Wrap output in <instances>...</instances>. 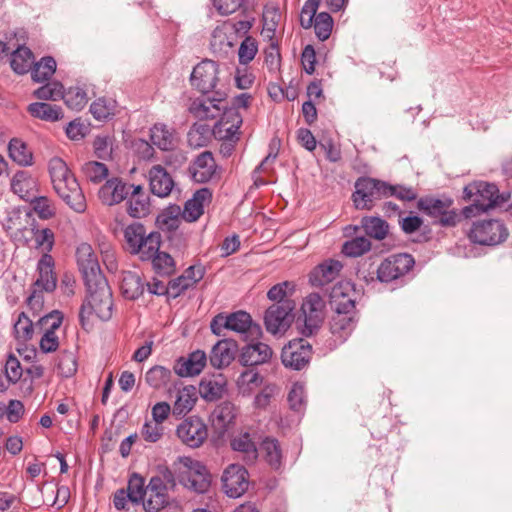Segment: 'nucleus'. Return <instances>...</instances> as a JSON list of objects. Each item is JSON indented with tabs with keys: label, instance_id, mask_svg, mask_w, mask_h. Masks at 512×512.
I'll use <instances>...</instances> for the list:
<instances>
[{
	"label": "nucleus",
	"instance_id": "f257e3e1",
	"mask_svg": "<svg viewBox=\"0 0 512 512\" xmlns=\"http://www.w3.org/2000/svg\"><path fill=\"white\" fill-rule=\"evenodd\" d=\"M48 172L56 194L76 213H84L87 209L85 195L69 169L60 157H52L48 162Z\"/></svg>",
	"mask_w": 512,
	"mask_h": 512
},
{
	"label": "nucleus",
	"instance_id": "f03ea898",
	"mask_svg": "<svg viewBox=\"0 0 512 512\" xmlns=\"http://www.w3.org/2000/svg\"><path fill=\"white\" fill-rule=\"evenodd\" d=\"M464 199L471 201L469 206L462 209V215L465 218H471L487 210L500 205L505 199L499 195L495 184L475 181L464 187Z\"/></svg>",
	"mask_w": 512,
	"mask_h": 512
},
{
	"label": "nucleus",
	"instance_id": "7ed1b4c3",
	"mask_svg": "<svg viewBox=\"0 0 512 512\" xmlns=\"http://www.w3.org/2000/svg\"><path fill=\"white\" fill-rule=\"evenodd\" d=\"M125 249L133 255L149 257L152 252L160 249L161 234L157 231L147 233L146 228L139 222H134L123 230Z\"/></svg>",
	"mask_w": 512,
	"mask_h": 512
},
{
	"label": "nucleus",
	"instance_id": "20e7f679",
	"mask_svg": "<svg viewBox=\"0 0 512 512\" xmlns=\"http://www.w3.org/2000/svg\"><path fill=\"white\" fill-rule=\"evenodd\" d=\"M88 297L86 302L81 306L79 312V318L82 326L85 325L84 321L86 317H89L92 313L101 319L108 320L112 316V293L105 279L96 282L94 287L87 288Z\"/></svg>",
	"mask_w": 512,
	"mask_h": 512
},
{
	"label": "nucleus",
	"instance_id": "39448f33",
	"mask_svg": "<svg viewBox=\"0 0 512 512\" xmlns=\"http://www.w3.org/2000/svg\"><path fill=\"white\" fill-rule=\"evenodd\" d=\"M453 201L450 198L422 197L417 202V208L434 219L433 223L442 227H454L460 217L456 210L451 209Z\"/></svg>",
	"mask_w": 512,
	"mask_h": 512
},
{
	"label": "nucleus",
	"instance_id": "423d86ee",
	"mask_svg": "<svg viewBox=\"0 0 512 512\" xmlns=\"http://www.w3.org/2000/svg\"><path fill=\"white\" fill-rule=\"evenodd\" d=\"M55 261L48 253H43L37 263V278L33 283L34 290L28 297V304L42 303V292H53L57 287V277L54 272Z\"/></svg>",
	"mask_w": 512,
	"mask_h": 512
},
{
	"label": "nucleus",
	"instance_id": "0eeeda50",
	"mask_svg": "<svg viewBox=\"0 0 512 512\" xmlns=\"http://www.w3.org/2000/svg\"><path fill=\"white\" fill-rule=\"evenodd\" d=\"M325 306L324 299L318 293H311L303 300L302 315L298 319L300 323L303 318V324L299 327L303 336H312L320 329L324 320Z\"/></svg>",
	"mask_w": 512,
	"mask_h": 512
},
{
	"label": "nucleus",
	"instance_id": "6e6552de",
	"mask_svg": "<svg viewBox=\"0 0 512 512\" xmlns=\"http://www.w3.org/2000/svg\"><path fill=\"white\" fill-rule=\"evenodd\" d=\"M385 197V181L361 177L355 182L352 201L358 210H371L375 200Z\"/></svg>",
	"mask_w": 512,
	"mask_h": 512
},
{
	"label": "nucleus",
	"instance_id": "1a4fd4ad",
	"mask_svg": "<svg viewBox=\"0 0 512 512\" xmlns=\"http://www.w3.org/2000/svg\"><path fill=\"white\" fill-rule=\"evenodd\" d=\"M507 236L506 227L498 220L474 222L468 233V237L473 243L490 246L503 242Z\"/></svg>",
	"mask_w": 512,
	"mask_h": 512
},
{
	"label": "nucleus",
	"instance_id": "9d476101",
	"mask_svg": "<svg viewBox=\"0 0 512 512\" xmlns=\"http://www.w3.org/2000/svg\"><path fill=\"white\" fill-rule=\"evenodd\" d=\"M188 172L194 182L204 184L218 181L221 178L222 169L210 151H203L192 161Z\"/></svg>",
	"mask_w": 512,
	"mask_h": 512
},
{
	"label": "nucleus",
	"instance_id": "9b49d317",
	"mask_svg": "<svg viewBox=\"0 0 512 512\" xmlns=\"http://www.w3.org/2000/svg\"><path fill=\"white\" fill-rule=\"evenodd\" d=\"M414 258L410 254L399 253L387 257L377 269V278L389 283L405 276L414 266Z\"/></svg>",
	"mask_w": 512,
	"mask_h": 512
},
{
	"label": "nucleus",
	"instance_id": "f8f14e48",
	"mask_svg": "<svg viewBox=\"0 0 512 512\" xmlns=\"http://www.w3.org/2000/svg\"><path fill=\"white\" fill-rule=\"evenodd\" d=\"M76 257L79 270L87 288L94 287L96 282L105 279L91 245L87 243L80 244L76 250Z\"/></svg>",
	"mask_w": 512,
	"mask_h": 512
},
{
	"label": "nucleus",
	"instance_id": "ddd939ff",
	"mask_svg": "<svg viewBox=\"0 0 512 512\" xmlns=\"http://www.w3.org/2000/svg\"><path fill=\"white\" fill-rule=\"evenodd\" d=\"M312 357V346L305 339H293L282 349L281 360L285 367L292 370H302Z\"/></svg>",
	"mask_w": 512,
	"mask_h": 512
},
{
	"label": "nucleus",
	"instance_id": "4468645a",
	"mask_svg": "<svg viewBox=\"0 0 512 512\" xmlns=\"http://www.w3.org/2000/svg\"><path fill=\"white\" fill-rule=\"evenodd\" d=\"M176 435L186 446L199 448L208 437V428L200 417L190 416L177 426Z\"/></svg>",
	"mask_w": 512,
	"mask_h": 512
},
{
	"label": "nucleus",
	"instance_id": "2eb2a0df",
	"mask_svg": "<svg viewBox=\"0 0 512 512\" xmlns=\"http://www.w3.org/2000/svg\"><path fill=\"white\" fill-rule=\"evenodd\" d=\"M182 463L187 468V471L181 476L185 487L197 493H205L211 484L206 467L201 462L189 457H185Z\"/></svg>",
	"mask_w": 512,
	"mask_h": 512
},
{
	"label": "nucleus",
	"instance_id": "dca6fc26",
	"mask_svg": "<svg viewBox=\"0 0 512 512\" xmlns=\"http://www.w3.org/2000/svg\"><path fill=\"white\" fill-rule=\"evenodd\" d=\"M294 307V302L272 304L264 316L266 330L274 335L284 332L290 326Z\"/></svg>",
	"mask_w": 512,
	"mask_h": 512
},
{
	"label": "nucleus",
	"instance_id": "f3484780",
	"mask_svg": "<svg viewBox=\"0 0 512 512\" xmlns=\"http://www.w3.org/2000/svg\"><path fill=\"white\" fill-rule=\"evenodd\" d=\"M218 72V64L215 61L205 59L194 67L190 76L191 84L201 93H209L217 85Z\"/></svg>",
	"mask_w": 512,
	"mask_h": 512
},
{
	"label": "nucleus",
	"instance_id": "a211bd4d",
	"mask_svg": "<svg viewBox=\"0 0 512 512\" xmlns=\"http://www.w3.org/2000/svg\"><path fill=\"white\" fill-rule=\"evenodd\" d=\"M227 108L225 94L217 91L216 97H198L194 99L189 106V111L195 117L207 120L221 116Z\"/></svg>",
	"mask_w": 512,
	"mask_h": 512
},
{
	"label": "nucleus",
	"instance_id": "6ab92c4d",
	"mask_svg": "<svg viewBox=\"0 0 512 512\" xmlns=\"http://www.w3.org/2000/svg\"><path fill=\"white\" fill-rule=\"evenodd\" d=\"M242 121V116L236 109H225L213 127V136L221 141L236 142Z\"/></svg>",
	"mask_w": 512,
	"mask_h": 512
},
{
	"label": "nucleus",
	"instance_id": "aec40b11",
	"mask_svg": "<svg viewBox=\"0 0 512 512\" xmlns=\"http://www.w3.org/2000/svg\"><path fill=\"white\" fill-rule=\"evenodd\" d=\"M222 483L229 497L238 498L248 489V472L239 464H231L223 472Z\"/></svg>",
	"mask_w": 512,
	"mask_h": 512
},
{
	"label": "nucleus",
	"instance_id": "412c9836",
	"mask_svg": "<svg viewBox=\"0 0 512 512\" xmlns=\"http://www.w3.org/2000/svg\"><path fill=\"white\" fill-rule=\"evenodd\" d=\"M237 408L231 402L219 404L210 416L211 426L218 437H223L235 425Z\"/></svg>",
	"mask_w": 512,
	"mask_h": 512
},
{
	"label": "nucleus",
	"instance_id": "4be33fe9",
	"mask_svg": "<svg viewBox=\"0 0 512 512\" xmlns=\"http://www.w3.org/2000/svg\"><path fill=\"white\" fill-rule=\"evenodd\" d=\"M62 320V313L57 310L40 319V324L46 327L40 340V348L43 352L49 353L57 350L59 339L55 331L61 326Z\"/></svg>",
	"mask_w": 512,
	"mask_h": 512
},
{
	"label": "nucleus",
	"instance_id": "5701e85b",
	"mask_svg": "<svg viewBox=\"0 0 512 512\" xmlns=\"http://www.w3.org/2000/svg\"><path fill=\"white\" fill-rule=\"evenodd\" d=\"M132 185L114 177L108 179L99 189L98 197L104 205L113 206L127 198Z\"/></svg>",
	"mask_w": 512,
	"mask_h": 512
},
{
	"label": "nucleus",
	"instance_id": "b1692460",
	"mask_svg": "<svg viewBox=\"0 0 512 512\" xmlns=\"http://www.w3.org/2000/svg\"><path fill=\"white\" fill-rule=\"evenodd\" d=\"M211 200L212 192L209 188L197 190L192 198L185 202L181 210L183 220L189 223L197 221L204 214V209L211 203Z\"/></svg>",
	"mask_w": 512,
	"mask_h": 512
},
{
	"label": "nucleus",
	"instance_id": "393cba45",
	"mask_svg": "<svg viewBox=\"0 0 512 512\" xmlns=\"http://www.w3.org/2000/svg\"><path fill=\"white\" fill-rule=\"evenodd\" d=\"M273 355L269 345L262 342L250 343L244 346L240 354V362L244 366H256L267 363Z\"/></svg>",
	"mask_w": 512,
	"mask_h": 512
},
{
	"label": "nucleus",
	"instance_id": "a878e982",
	"mask_svg": "<svg viewBox=\"0 0 512 512\" xmlns=\"http://www.w3.org/2000/svg\"><path fill=\"white\" fill-rule=\"evenodd\" d=\"M355 311H335L330 322L331 333L340 342L345 341L356 326Z\"/></svg>",
	"mask_w": 512,
	"mask_h": 512
},
{
	"label": "nucleus",
	"instance_id": "bb28decb",
	"mask_svg": "<svg viewBox=\"0 0 512 512\" xmlns=\"http://www.w3.org/2000/svg\"><path fill=\"white\" fill-rule=\"evenodd\" d=\"M149 186L154 195L164 198L172 192L174 181L164 167L154 165L149 170Z\"/></svg>",
	"mask_w": 512,
	"mask_h": 512
},
{
	"label": "nucleus",
	"instance_id": "cd10ccee",
	"mask_svg": "<svg viewBox=\"0 0 512 512\" xmlns=\"http://www.w3.org/2000/svg\"><path fill=\"white\" fill-rule=\"evenodd\" d=\"M11 189L14 194L27 201L34 198L38 192V181L27 171L16 172L11 179Z\"/></svg>",
	"mask_w": 512,
	"mask_h": 512
},
{
	"label": "nucleus",
	"instance_id": "c85d7f7f",
	"mask_svg": "<svg viewBox=\"0 0 512 512\" xmlns=\"http://www.w3.org/2000/svg\"><path fill=\"white\" fill-rule=\"evenodd\" d=\"M207 362V356L204 351L196 350L189 354L187 358H180L174 371L181 377L195 376L201 373Z\"/></svg>",
	"mask_w": 512,
	"mask_h": 512
},
{
	"label": "nucleus",
	"instance_id": "c756f323",
	"mask_svg": "<svg viewBox=\"0 0 512 512\" xmlns=\"http://www.w3.org/2000/svg\"><path fill=\"white\" fill-rule=\"evenodd\" d=\"M343 265L337 260H327L315 267L309 276L311 285L321 287L334 281Z\"/></svg>",
	"mask_w": 512,
	"mask_h": 512
},
{
	"label": "nucleus",
	"instance_id": "7c9ffc66",
	"mask_svg": "<svg viewBox=\"0 0 512 512\" xmlns=\"http://www.w3.org/2000/svg\"><path fill=\"white\" fill-rule=\"evenodd\" d=\"M237 345L231 340H220L210 352V363L214 368L222 369L230 365L235 358Z\"/></svg>",
	"mask_w": 512,
	"mask_h": 512
},
{
	"label": "nucleus",
	"instance_id": "2f4dec72",
	"mask_svg": "<svg viewBox=\"0 0 512 512\" xmlns=\"http://www.w3.org/2000/svg\"><path fill=\"white\" fill-rule=\"evenodd\" d=\"M233 451L241 454L247 464L254 463L258 458V449L249 432H240L230 440Z\"/></svg>",
	"mask_w": 512,
	"mask_h": 512
},
{
	"label": "nucleus",
	"instance_id": "473e14b6",
	"mask_svg": "<svg viewBox=\"0 0 512 512\" xmlns=\"http://www.w3.org/2000/svg\"><path fill=\"white\" fill-rule=\"evenodd\" d=\"M352 286L349 282H339L330 292V304L335 311H354L355 301L351 297Z\"/></svg>",
	"mask_w": 512,
	"mask_h": 512
},
{
	"label": "nucleus",
	"instance_id": "72a5a7b5",
	"mask_svg": "<svg viewBox=\"0 0 512 512\" xmlns=\"http://www.w3.org/2000/svg\"><path fill=\"white\" fill-rule=\"evenodd\" d=\"M133 190L128 200V214L133 218H142L149 214L150 199L141 185H132Z\"/></svg>",
	"mask_w": 512,
	"mask_h": 512
},
{
	"label": "nucleus",
	"instance_id": "f704fd0d",
	"mask_svg": "<svg viewBox=\"0 0 512 512\" xmlns=\"http://www.w3.org/2000/svg\"><path fill=\"white\" fill-rule=\"evenodd\" d=\"M198 400L197 389L193 385L184 386L177 390L175 401L172 407L174 416H184L195 406Z\"/></svg>",
	"mask_w": 512,
	"mask_h": 512
},
{
	"label": "nucleus",
	"instance_id": "c9c22d12",
	"mask_svg": "<svg viewBox=\"0 0 512 512\" xmlns=\"http://www.w3.org/2000/svg\"><path fill=\"white\" fill-rule=\"evenodd\" d=\"M226 324H228V330L240 334L250 333L251 335H258L260 333V327L253 324L250 314L245 311L229 314Z\"/></svg>",
	"mask_w": 512,
	"mask_h": 512
},
{
	"label": "nucleus",
	"instance_id": "e433bc0d",
	"mask_svg": "<svg viewBox=\"0 0 512 512\" xmlns=\"http://www.w3.org/2000/svg\"><path fill=\"white\" fill-rule=\"evenodd\" d=\"M197 392L206 401H216L226 392V381L221 375L218 377L204 378L201 380Z\"/></svg>",
	"mask_w": 512,
	"mask_h": 512
},
{
	"label": "nucleus",
	"instance_id": "4c0bfd02",
	"mask_svg": "<svg viewBox=\"0 0 512 512\" xmlns=\"http://www.w3.org/2000/svg\"><path fill=\"white\" fill-rule=\"evenodd\" d=\"M28 112L35 118L55 122L63 117L62 108L55 104L35 102L28 106Z\"/></svg>",
	"mask_w": 512,
	"mask_h": 512
},
{
	"label": "nucleus",
	"instance_id": "58836bf2",
	"mask_svg": "<svg viewBox=\"0 0 512 512\" xmlns=\"http://www.w3.org/2000/svg\"><path fill=\"white\" fill-rule=\"evenodd\" d=\"M145 289V284L140 275L135 272H125L121 281V290L125 298L135 300L139 298Z\"/></svg>",
	"mask_w": 512,
	"mask_h": 512
},
{
	"label": "nucleus",
	"instance_id": "ea45409f",
	"mask_svg": "<svg viewBox=\"0 0 512 512\" xmlns=\"http://www.w3.org/2000/svg\"><path fill=\"white\" fill-rule=\"evenodd\" d=\"M213 136V128L205 123H195L187 134V141L192 148H201L207 146Z\"/></svg>",
	"mask_w": 512,
	"mask_h": 512
},
{
	"label": "nucleus",
	"instance_id": "a19ab883",
	"mask_svg": "<svg viewBox=\"0 0 512 512\" xmlns=\"http://www.w3.org/2000/svg\"><path fill=\"white\" fill-rule=\"evenodd\" d=\"M171 378V370L161 365L151 367L144 376L146 384L154 390L165 388L171 381Z\"/></svg>",
	"mask_w": 512,
	"mask_h": 512
},
{
	"label": "nucleus",
	"instance_id": "79ce46f5",
	"mask_svg": "<svg viewBox=\"0 0 512 512\" xmlns=\"http://www.w3.org/2000/svg\"><path fill=\"white\" fill-rule=\"evenodd\" d=\"M150 140L159 149L167 151L175 146L173 132L165 124L157 123L150 129Z\"/></svg>",
	"mask_w": 512,
	"mask_h": 512
},
{
	"label": "nucleus",
	"instance_id": "37998d69",
	"mask_svg": "<svg viewBox=\"0 0 512 512\" xmlns=\"http://www.w3.org/2000/svg\"><path fill=\"white\" fill-rule=\"evenodd\" d=\"M361 226L367 236L376 240H383L389 233V224L376 216H365L361 220Z\"/></svg>",
	"mask_w": 512,
	"mask_h": 512
},
{
	"label": "nucleus",
	"instance_id": "c03bdc74",
	"mask_svg": "<svg viewBox=\"0 0 512 512\" xmlns=\"http://www.w3.org/2000/svg\"><path fill=\"white\" fill-rule=\"evenodd\" d=\"M33 53L27 47H19L11 54L10 65L17 74H26L33 68Z\"/></svg>",
	"mask_w": 512,
	"mask_h": 512
},
{
	"label": "nucleus",
	"instance_id": "a18cd8bd",
	"mask_svg": "<svg viewBox=\"0 0 512 512\" xmlns=\"http://www.w3.org/2000/svg\"><path fill=\"white\" fill-rule=\"evenodd\" d=\"M10 158L21 166H30L33 163V156L27 145L20 139L13 138L8 144Z\"/></svg>",
	"mask_w": 512,
	"mask_h": 512
},
{
	"label": "nucleus",
	"instance_id": "49530a36",
	"mask_svg": "<svg viewBox=\"0 0 512 512\" xmlns=\"http://www.w3.org/2000/svg\"><path fill=\"white\" fill-rule=\"evenodd\" d=\"M142 261H151L154 270L162 275H169L174 271L175 263L173 258L166 252H161L157 249L152 252L149 257L141 258Z\"/></svg>",
	"mask_w": 512,
	"mask_h": 512
},
{
	"label": "nucleus",
	"instance_id": "de8ad7c7",
	"mask_svg": "<svg viewBox=\"0 0 512 512\" xmlns=\"http://www.w3.org/2000/svg\"><path fill=\"white\" fill-rule=\"evenodd\" d=\"M117 102L113 98L100 97L90 105V113L96 120H106L115 115Z\"/></svg>",
	"mask_w": 512,
	"mask_h": 512
},
{
	"label": "nucleus",
	"instance_id": "09e8293b",
	"mask_svg": "<svg viewBox=\"0 0 512 512\" xmlns=\"http://www.w3.org/2000/svg\"><path fill=\"white\" fill-rule=\"evenodd\" d=\"M261 450L266 462L273 468L279 469L282 464V450L278 440L266 438L261 444Z\"/></svg>",
	"mask_w": 512,
	"mask_h": 512
},
{
	"label": "nucleus",
	"instance_id": "8fccbe9b",
	"mask_svg": "<svg viewBox=\"0 0 512 512\" xmlns=\"http://www.w3.org/2000/svg\"><path fill=\"white\" fill-rule=\"evenodd\" d=\"M56 61L51 56L43 57L35 63L32 68L31 77L34 82H45L51 78L56 71Z\"/></svg>",
	"mask_w": 512,
	"mask_h": 512
},
{
	"label": "nucleus",
	"instance_id": "3c124183",
	"mask_svg": "<svg viewBox=\"0 0 512 512\" xmlns=\"http://www.w3.org/2000/svg\"><path fill=\"white\" fill-rule=\"evenodd\" d=\"M181 208L178 205H171L164 209L157 217V222L162 229L174 231L178 229L181 224L182 218Z\"/></svg>",
	"mask_w": 512,
	"mask_h": 512
},
{
	"label": "nucleus",
	"instance_id": "603ef678",
	"mask_svg": "<svg viewBox=\"0 0 512 512\" xmlns=\"http://www.w3.org/2000/svg\"><path fill=\"white\" fill-rule=\"evenodd\" d=\"M81 171L84 177L94 183H101L108 176V168L104 163L88 161L82 165Z\"/></svg>",
	"mask_w": 512,
	"mask_h": 512
},
{
	"label": "nucleus",
	"instance_id": "864d4df0",
	"mask_svg": "<svg viewBox=\"0 0 512 512\" xmlns=\"http://www.w3.org/2000/svg\"><path fill=\"white\" fill-rule=\"evenodd\" d=\"M62 99L70 109L76 111L82 110L88 102L86 91L78 86L63 90Z\"/></svg>",
	"mask_w": 512,
	"mask_h": 512
},
{
	"label": "nucleus",
	"instance_id": "5fc2aeb1",
	"mask_svg": "<svg viewBox=\"0 0 512 512\" xmlns=\"http://www.w3.org/2000/svg\"><path fill=\"white\" fill-rule=\"evenodd\" d=\"M34 334V327L32 320L24 313L21 312L14 324V335L18 342L25 343L32 339Z\"/></svg>",
	"mask_w": 512,
	"mask_h": 512
},
{
	"label": "nucleus",
	"instance_id": "6e6d98bb",
	"mask_svg": "<svg viewBox=\"0 0 512 512\" xmlns=\"http://www.w3.org/2000/svg\"><path fill=\"white\" fill-rule=\"evenodd\" d=\"M263 378L255 369H247L237 379V386L242 393H250L262 384Z\"/></svg>",
	"mask_w": 512,
	"mask_h": 512
},
{
	"label": "nucleus",
	"instance_id": "4d7b16f0",
	"mask_svg": "<svg viewBox=\"0 0 512 512\" xmlns=\"http://www.w3.org/2000/svg\"><path fill=\"white\" fill-rule=\"evenodd\" d=\"M371 249V242L366 237H355L346 241L342 247V253L349 257H359Z\"/></svg>",
	"mask_w": 512,
	"mask_h": 512
},
{
	"label": "nucleus",
	"instance_id": "13d9d810",
	"mask_svg": "<svg viewBox=\"0 0 512 512\" xmlns=\"http://www.w3.org/2000/svg\"><path fill=\"white\" fill-rule=\"evenodd\" d=\"M295 290V285L293 282L284 281L272 286L268 293L267 297L276 302L275 304H282V302H293L288 299V296L292 295Z\"/></svg>",
	"mask_w": 512,
	"mask_h": 512
},
{
	"label": "nucleus",
	"instance_id": "bf43d9fd",
	"mask_svg": "<svg viewBox=\"0 0 512 512\" xmlns=\"http://www.w3.org/2000/svg\"><path fill=\"white\" fill-rule=\"evenodd\" d=\"M258 53V42L252 36H246L238 49V61L241 65H248Z\"/></svg>",
	"mask_w": 512,
	"mask_h": 512
},
{
	"label": "nucleus",
	"instance_id": "052dcab7",
	"mask_svg": "<svg viewBox=\"0 0 512 512\" xmlns=\"http://www.w3.org/2000/svg\"><path fill=\"white\" fill-rule=\"evenodd\" d=\"M169 503L168 493L146 491L145 497L142 501L144 510L146 512H159L165 508Z\"/></svg>",
	"mask_w": 512,
	"mask_h": 512
},
{
	"label": "nucleus",
	"instance_id": "680f3d73",
	"mask_svg": "<svg viewBox=\"0 0 512 512\" xmlns=\"http://www.w3.org/2000/svg\"><path fill=\"white\" fill-rule=\"evenodd\" d=\"M126 491L130 495L132 503H142L146 494L144 479L138 474H133L128 481Z\"/></svg>",
	"mask_w": 512,
	"mask_h": 512
},
{
	"label": "nucleus",
	"instance_id": "e2e57ef3",
	"mask_svg": "<svg viewBox=\"0 0 512 512\" xmlns=\"http://www.w3.org/2000/svg\"><path fill=\"white\" fill-rule=\"evenodd\" d=\"M165 434V427L161 423L152 420L146 421L140 431V435L144 441L156 443L160 441Z\"/></svg>",
	"mask_w": 512,
	"mask_h": 512
},
{
	"label": "nucleus",
	"instance_id": "0e129e2a",
	"mask_svg": "<svg viewBox=\"0 0 512 512\" xmlns=\"http://www.w3.org/2000/svg\"><path fill=\"white\" fill-rule=\"evenodd\" d=\"M34 96L40 100L56 101L62 99L63 85L60 82L47 83L34 91Z\"/></svg>",
	"mask_w": 512,
	"mask_h": 512
},
{
	"label": "nucleus",
	"instance_id": "69168bd1",
	"mask_svg": "<svg viewBox=\"0 0 512 512\" xmlns=\"http://www.w3.org/2000/svg\"><path fill=\"white\" fill-rule=\"evenodd\" d=\"M417 191L404 185H391L385 182V197H396L401 201H413L417 198Z\"/></svg>",
	"mask_w": 512,
	"mask_h": 512
},
{
	"label": "nucleus",
	"instance_id": "338daca9",
	"mask_svg": "<svg viewBox=\"0 0 512 512\" xmlns=\"http://www.w3.org/2000/svg\"><path fill=\"white\" fill-rule=\"evenodd\" d=\"M333 19L327 12H321L315 17L314 29L317 37L325 41L331 35Z\"/></svg>",
	"mask_w": 512,
	"mask_h": 512
},
{
	"label": "nucleus",
	"instance_id": "774afa93",
	"mask_svg": "<svg viewBox=\"0 0 512 512\" xmlns=\"http://www.w3.org/2000/svg\"><path fill=\"white\" fill-rule=\"evenodd\" d=\"M31 202L33 210L41 219H50L54 216L55 210L51 201L46 196L34 195V198L28 200Z\"/></svg>",
	"mask_w": 512,
	"mask_h": 512
}]
</instances>
